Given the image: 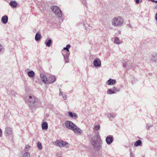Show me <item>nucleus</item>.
<instances>
[{"label": "nucleus", "mask_w": 157, "mask_h": 157, "mask_svg": "<svg viewBox=\"0 0 157 157\" xmlns=\"http://www.w3.org/2000/svg\"><path fill=\"white\" fill-rule=\"evenodd\" d=\"M25 100L30 108L35 107L40 105L41 102L38 99L33 96L27 95L25 98Z\"/></svg>", "instance_id": "nucleus-1"}, {"label": "nucleus", "mask_w": 157, "mask_h": 157, "mask_svg": "<svg viewBox=\"0 0 157 157\" xmlns=\"http://www.w3.org/2000/svg\"><path fill=\"white\" fill-rule=\"evenodd\" d=\"M91 142L94 149L99 150L101 149L102 142L98 132H97V134H95L92 137L91 140Z\"/></svg>", "instance_id": "nucleus-2"}, {"label": "nucleus", "mask_w": 157, "mask_h": 157, "mask_svg": "<svg viewBox=\"0 0 157 157\" xmlns=\"http://www.w3.org/2000/svg\"><path fill=\"white\" fill-rule=\"evenodd\" d=\"M123 22V20L120 17H114L112 21V25L115 26H121Z\"/></svg>", "instance_id": "nucleus-3"}, {"label": "nucleus", "mask_w": 157, "mask_h": 157, "mask_svg": "<svg viewBox=\"0 0 157 157\" xmlns=\"http://www.w3.org/2000/svg\"><path fill=\"white\" fill-rule=\"evenodd\" d=\"M51 9L53 12L58 18H60L62 15V12L60 8L58 6H53Z\"/></svg>", "instance_id": "nucleus-4"}, {"label": "nucleus", "mask_w": 157, "mask_h": 157, "mask_svg": "<svg viewBox=\"0 0 157 157\" xmlns=\"http://www.w3.org/2000/svg\"><path fill=\"white\" fill-rule=\"evenodd\" d=\"M55 144L57 146L60 147L65 146L66 147H68L69 146L68 143L61 140H57L55 142Z\"/></svg>", "instance_id": "nucleus-5"}, {"label": "nucleus", "mask_w": 157, "mask_h": 157, "mask_svg": "<svg viewBox=\"0 0 157 157\" xmlns=\"http://www.w3.org/2000/svg\"><path fill=\"white\" fill-rule=\"evenodd\" d=\"M65 125L67 128L72 130L74 128H75V127L76 125L72 122L68 121H67L65 122Z\"/></svg>", "instance_id": "nucleus-6"}, {"label": "nucleus", "mask_w": 157, "mask_h": 157, "mask_svg": "<svg viewBox=\"0 0 157 157\" xmlns=\"http://www.w3.org/2000/svg\"><path fill=\"white\" fill-rule=\"evenodd\" d=\"M4 133L6 136L12 135L13 134L12 128L9 127H6L5 128Z\"/></svg>", "instance_id": "nucleus-7"}, {"label": "nucleus", "mask_w": 157, "mask_h": 157, "mask_svg": "<svg viewBox=\"0 0 157 157\" xmlns=\"http://www.w3.org/2000/svg\"><path fill=\"white\" fill-rule=\"evenodd\" d=\"M93 64L95 67H100L101 65V62L99 58L95 59L93 61Z\"/></svg>", "instance_id": "nucleus-8"}, {"label": "nucleus", "mask_w": 157, "mask_h": 157, "mask_svg": "<svg viewBox=\"0 0 157 157\" xmlns=\"http://www.w3.org/2000/svg\"><path fill=\"white\" fill-rule=\"evenodd\" d=\"M105 140L108 144H110L113 141V136L111 135L107 136Z\"/></svg>", "instance_id": "nucleus-9"}, {"label": "nucleus", "mask_w": 157, "mask_h": 157, "mask_svg": "<svg viewBox=\"0 0 157 157\" xmlns=\"http://www.w3.org/2000/svg\"><path fill=\"white\" fill-rule=\"evenodd\" d=\"M75 128H74L72 130L75 133L79 135L81 134L82 132L81 129L76 125L75 126Z\"/></svg>", "instance_id": "nucleus-10"}, {"label": "nucleus", "mask_w": 157, "mask_h": 157, "mask_svg": "<svg viewBox=\"0 0 157 157\" xmlns=\"http://www.w3.org/2000/svg\"><path fill=\"white\" fill-rule=\"evenodd\" d=\"M48 82L47 83H52L54 82L56 80V78L55 76L54 75H52L49 76L48 79Z\"/></svg>", "instance_id": "nucleus-11"}, {"label": "nucleus", "mask_w": 157, "mask_h": 157, "mask_svg": "<svg viewBox=\"0 0 157 157\" xmlns=\"http://www.w3.org/2000/svg\"><path fill=\"white\" fill-rule=\"evenodd\" d=\"M40 77L42 81L45 84L47 83L48 82V78L44 74H40Z\"/></svg>", "instance_id": "nucleus-12"}, {"label": "nucleus", "mask_w": 157, "mask_h": 157, "mask_svg": "<svg viewBox=\"0 0 157 157\" xmlns=\"http://www.w3.org/2000/svg\"><path fill=\"white\" fill-rule=\"evenodd\" d=\"M116 83V81L115 80L109 79L106 82V83L109 85H115Z\"/></svg>", "instance_id": "nucleus-13"}, {"label": "nucleus", "mask_w": 157, "mask_h": 157, "mask_svg": "<svg viewBox=\"0 0 157 157\" xmlns=\"http://www.w3.org/2000/svg\"><path fill=\"white\" fill-rule=\"evenodd\" d=\"M62 54L63 57H69L70 52L69 51H65L63 50L62 51Z\"/></svg>", "instance_id": "nucleus-14"}, {"label": "nucleus", "mask_w": 157, "mask_h": 157, "mask_svg": "<svg viewBox=\"0 0 157 157\" xmlns=\"http://www.w3.org/2000/svg\"><path fill=\"white\" fill-rule=\"evenodd\" d=\"M151 61L152 62H155L157 60V54L152 55L150 56Z\"/></svg>", "instance_id": "nucleus-15"}, {"label": "nucleus", "mask_w": 157, "mask_h": 157, "mask_svg": "<svg viewBox=\"0 0 157 157\" xmlns=\"http://www.w3.org/2000/svg\"><path fill=\"white\" fill-rule=\"evenodd\" d=\"M2 21L4 24H6L8 21V17L7 16L5 15L2 17Z\"/></svg>", "instance_id": "nucleus-16"}, {"label": "nucleus", "mask_w": 157, "mask_h": 157, "mask_svg": "<svg viewBox=\"0 0 157 157\" xmlns=\"http://www.w3.org/2000/svg\"><path fill=\"white\" fill-rule=\"evenodd\" d=\"M9 4L12 7L14 8L17 6V3L15 1H10Z\"/></svg>", "instance_id": "nucleus-17"}, {"label": "nucleus", "mask_w": 157, "mask_h": 157, "mask_svg": "<svg viewBox=\"0 0 157 157\" xmlns=\"http://www.w3.org/2000/svg\"><path fill=\"white\" fill-rule=\"evenodd\" d=\"M68 114L69 116L71 118L74 117L75 118H77L78 117L77 115L75 113L69 112L68 113Z\"/></svg>", "instance_id": "nucleus-18"}, {"label": "nucleus", "mask_w": 157, "mask_h": 157, "mask_svg": "<svg viewBox=\"0 0 157 157\" xmlns=\"http://www.w3.org/2000/svg\"><path fill=\"white\" fill-rule=\"evenodd\" d=\"M42 128L43 129L46 130L48 128V124L47 122H43L42 124Z\"/></svg>", "instance_id": "nucleus-19"}, {"label": "nucleus", "mask_w": 157, "mask_h": 157, "mask_svg": "<svg viewBox=\"0 0 157 157\" xmlns=\"http://www.w3.org/2000/svg\"><path fill=\"white\" fill-rule=\"evenodd\" d=\"M52 40L51 39L46 40L45 43L46 46L48 47H50L51 44L52 43Z\"/></svg>", "instance_id": "nucleus-20"}, {"label": "nucleus", "mask_w": 157, "mask_h": 157, "mask_svg": "<svg viewBox=\"0 0 157 157\" xmlns=\"http://www.w3.org/2000/svg\"><path fill=\"white\" fill-rule=\"evenodd\" d=\"M27 75L30 77L32 78L34 76L35 73L33 71H31L28 72Z\"/></svg>", "instance_id": "nucleus-21"}, {"label": "nucleus", "mask_w": 157, "mask_h": 157, "mask_svg": "<svg viewBox=\"0 0 157 157\" xmlns=\"http://www.w3.org/2000/svg\"><path fill=\"white\" fill-rule=\"evenodd\" d=\"M41 36L40 34L38 33V32L36 33L35 36V40L36 41H38L41 38Z\"/></svg>", "instance_id": "nucleus-22"}, {"label": "nucleus", "mask_w": 157, "mask_h": 157, "mask_svg": "<svg viewBox=\"0 0 157 157\" xmlns=\"http://www.w3.org/2000/svg\"><path fill=\"white\" fill-rule=\"evenodd\" d=\"M108 117L109 118H113L116 116V114L113 113H109L107 114Z\"/></svg>", "instance_id": "nucleus-23"}, {"label": "nucleus", "mask_w": 157, "mask_h": 157, "mask_svg": "<svg viewBox=\"0 0 157 157\" xmlns=\"http://www.w3.org/2000/svg\"><path fill=\"white\" fill-rule=\"evenodd\" d=\"M100 128V125H95L94 128V131L95 134H97V133L98 132V131H98Z\"/></svg>", "instance_id": "nucleus-24"}, {"label": "nucleus", "mask_w": 157, "mask_h": 157, "mask_svg": "<svg viewBox=\"0 0 157 157\" xmlns=\"http://www.w3.org/2000/svg\"><path fill=\"white\" fill-rule=\"evenodd\" d=\"M107 93L108 94H114L115 93V91H113L112 89H108L107 91Z\"/></svg>", "instance_id": "nucleus-25"}, {"label": "nucleus", "mask_w": 157, "mask_h": 157, "mask_svg": "<svg viewBox=\"0 0 157 157\" xmlns=\"http://www.w3.org/2000/svg\"><path fill=\"white\" fill-rule=\"evenodd\" d=\"M141 144V141L140 140H138L135 142L134 145L135 146L137 147L140 146Z\"/></svg>", "instance_id": "nucleus-26"}, {"label": "nucleus", "mask_w": 157, "mask_h": 157, "mask_svg": "<svg viewBox=\"0 0 157 157\" xmlns=\"http://www.w3.org/2000/svg\"><path fill=\"white\" fill-rule=\"evenodd\" d=\"M114 42L117 44H119L121 43V41L117 37H116L114 40Z\"/></svg>", "instance_id": "nucleus-27"}, {"label": "nucleus", "mask_w": 157, "mask_h": 157, "mask_svg": "<svg viewBox=\"0 0 157 157\" xmlns=\"http://www.w3.org/2000/svg\"><path fill=\"white\" fill-rule=\"evenodd\" d=\"M4 51V48L0 44V54L3 53Z\"/></svg>", "instance_id": "nucleus-28"}, {"label": "nucleus", "mask_w": 157, "mask_h": 157, "mask_svg": "<svg viewBox=\"0 0 157 157\" xmlns=\"http://www.w3.org/2000/svg\"><path fill=\"white\" fill-rule=\"evenodd\" d=\"M31 148V147L29 145H27L25 147V151H29Z\"/></svg>", "instance_id": "nucleus-29"}, {"label": "nucleus", "mask_w": 157, "mask_h": 157, "mask_svg": "<svg viewBox=\"0 0 157 157\" xmlns=\"http://www.w3.org/2000/svg\"><path fill=\"white\" fill-rule=\"evenodd\" d=\"M37 147L39 149H41L42 148L41 144L40 142L37 143Z\"/></svg>", "instance_id": "nucleus-30"}, {"label": "nucleus", "mask_w": 157, "mask_h": 157, "mask_svg": "<svg viewBox=\"0 0 157 157\" xmlns=\"http://www.w3.org/2000/svg\"><path fill=\"white\" fill-rule=\"evenodd\" d=\"M71 46L69 44L67 45L66 47H64L63 48L64 50L69 51V49L70 48Z\"/></svg>", "instance_id": "nucleus-31"}, {"label": "nucleus", "mask_w": 157, "mask_h": 157, "mask_svg": "<svg viewBox=\"0 0 157 157\" xmlns=\"http://www.w3.org/2000/svg\"><path fill=\"white\" fill-rule=\"evenodd\" d=\"M23 157H30V154L29 152H26L24 154Z\"/></svg>", "instance_id": "nucleus-32"}, {"label": "nucleus", "mask_w": 157, "mask_h": 157, "mask_svg": "<svg viewBox=\"0 0 157 157\" xmlns=\"http://www.w3.org/2000/svg\"><path fill=\"white\" fill-rule=\"evenodd\" d=\"M113 91H115V93L117 92L120 91V90L115 86H113L112 88Z\"/></svg>", "instance_id": "nucleus-33"}, {"label": "nucleus", "mask_w": 157, "mask_h": 157, "mask_svg": "<svg viewBox=\"0 0 157 157\" xmlns=\"http://www.w3.org/2000/svg\"><path fill=\"white\" fill-rule=\"evenodd\" d=\"M69 57H64V61L65 63H68L69 62V59L68 58Z\"/></svg>", "instance_id": "nucleus-34"}, {"label": "nucleus", "mask_w": 157, "mask_h": 157, "mask_svg": "<svg viewBox=\"0 0 157 157\" xmlns=\"http://www.w3.org/2000/svg\"><path fill=\"white\" fill-rule=\"evenodd\" d=\"M8 94L11 95L13 94V93H14V92L13 90L8 91Z\"/></svg>", "instance_id": "nucleus-35"}, {"label": "nucleus", "mask_w": 157, "mask_h": 157, "mask_svg": "<svg viewBox=\"0 0 157 157\" xmlns=\"http://www.w3.org/2000/svg\"><path fill=\"white\" fill-rule=\"evenodd\" d=\"M152 127V125H150L148 124H147V125H146V128L147 130H148L150 127Z\"/></svg>", "instance_id": "nucleus-36"}, {"label": "nucleus", "mask_w": 157, "mask_h": 157, "mask_svg": "<svg viewBox=\"0 0 157 157\" xmlns=\"http://www.w3.org/2000/svg\"><path fill=\"white\" fill-rule=\"evenodd\" d=\"M135 2L137 4H138L140 3V2H142V0H136Z\"/></svg>", "instance_id": "nucleus-37"}, {"label": "nucleus", "mask_w": 157, "mask_h": 157, "mask_svg": "<svg viewBox=\"0 0 157 157\" xmlns=\"http://www.w3.org/2000/svg\"><path fill=\"white\" fill-rule=\"evenodd\" d=\"M62 97L64 100H66L67 99V96L65 94L63 95Z\"/></svg>", "instance_id": "nucleus-38"}, {"label": "nucleus", "mask_w": 157, "mask_h": 157, "mask_svg": "<svg viewBox=\"0 0 157 157\" xmlns=\"http://www.w3.org/2000/svg\"><path fill=\"white\" fill-rule=\"evenodd\" d=\"M130 157H135L134 155L132 153V152H130Z\"/></svg>", "instance_id": "nucleus-39"}, {"label": "nucleus", "mask_w": 157, "mask_h": 157, "mask_svg": "<svg viewBox=\"0 0 157 157\" xmlns=\"http://www.w3.org/2000/svg\"><path fill=\"white\" fill-rule=\"evenodd\" d=\"M2 130L0 128V137H1L2 136Z\"/></svg>", "instance_id": "nucleus-40"}, {"label": "nucleus", "mask_w": 157, "mask_h": 157, "mask_svg": "<svg viewBox=\"0 0 157 157\" xmlns=\"http://www.w3.org/2000/svg\"><path fill=\"white\" fill-rule=\"evenodd\" d=\"M123 66L124 68H126V64L125 63H123Z\"/></svg>", "instance_id": "nucleus-41"}, {"label": "nucleus", "mask_w": 157, "mask_h": 157, "mask_svg": "<svg viewBox=\"0 0 157 157\" xmlns=\"http://www.w3.org/2000/svg\"><path fill=\"white\" fill-rule=\"evenodd\" d=\"M82 24L83 25L85 26V22L84 21H82Z\"/></svg>", "instance_id": "nucleus-42"}, {"label": "nucleus", "mask_w": 157, "mask_h": 157, "mask_svg": "<svg viewBox=\"0 0 157 157\" xmlns=\"http://www.w3.org/2000/svg\"><path fill=\"white\" fill-rule=\"evenodd\" d=\"M155 19L157 21V13H156L155 15Z\"/></svg>", "instance_id": "nucleus-43"}, {"label": "nucleus", "mask_w": 157, "mask_h": 157, "mask_svg": "<svg viewBox=\"0 0 157 157\" xmlns=\"http://www.w3.org/2000/svg\"><path fill=\"white\" fill-rule=\"evenodd\" d=\"M59 95H63V92L60 91L59 93Z\"/></svg>", "instance_id": "nucleus-44"}, {"label": "nucleus", "mask_w": 157, "mask_h": 157, "mask_svg": "<svg viewBox=\"0 0 157 157\" xmlns=\"http://www.w3.org/2000/svg\"><path fill=\"white\" fill-rule=\"evenodd\" d=\"M150 1H151L152 2H155V0H151Z\"/></svg>", "instance_id": "nucleus-45"}, {"label": "nucleus", "mask_w": 157, "mask_h": 157, "mask_svg": "<svg viewBox=\"0 0 157 157\" xmlns=\"http://www.w3.org/2000/svg\"><path fill=\"white\" fill-rule=\"evenodd\" d=\"M127 26H128L129 27H131V25L130 24H128L127 25Z\"/></svg>", "instance_id": "nucleus-46"}, {"label": "nucleus", "mask_w": 157, "mask_h": 157, "mask_svg": "<svg viewBox=\"0 0 157 157\" xmlns=\"http://www.w3.org/2000/svg\"><path fill=\"white\" fill-rule=\"evenodd\" d=\"M84 5H85V6H86V7H87L86 6V5H87V3L86 2L84 4Z\"/></svg>", "instance_id": "nucleus-47"}, {"label": "nucleus", "mask_w": 157, "mask_h": 157, "mask_svg": "<svg viewBox=\"0 0 157 157\" xmlns=\"http://www.w3.org/2000/svg\"><path fill=\"white\" fill-rule=\"evenodd\" d=\"M33 31L34 32H35L36 31V30L35 29H34V30H33Z\"/></svg>", "instance_id": "nucleus-48"}, {"label": "nucleus", "mask_w": 157, "mask_h": 157, "mask_svg": "<svg viewBox=\"0 0 157 157\" xmlns=\"http://www.w3.org/2000/svg\"><path fill=\"white\" fill-rule=\"evenodd\" d=\"M156 3H157V1H155V2Z\"/></svg>", "instance_id": "nucleus-49"}, {"label": "nucleus", "mask_w": 157, "mask_h": 157, "mask_svg": "<svg viewBox=\"0 0 157 157\" xmlns=\"http://www.w3.org/2000/svg\"><path fill=\"white\" fill-rule=\"evenodd\" d=\"M61 89L60 88V89H59V91H61Z\"/></svg>", "instance_id": "nucleus-50"}, {"label": "nucleus", "mask_w": 157, "mask_h": 157, "mask_svg": "<svg viewBox=\"0 0 157 157\" xmlns=\"http://www.w3.org/2000/svg\"><path fill=\"white\" fill-rule=\"evenodd\" d=\"M156 8H157V6H156Z\"/></svg>", "instance_id": "nucleus-51"}]
</instances>
